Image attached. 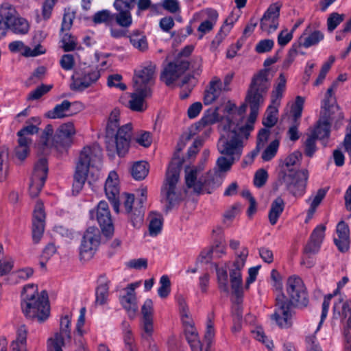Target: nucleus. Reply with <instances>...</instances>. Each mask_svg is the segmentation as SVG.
<instances>
[{"mask_svg":"<svg viewBox=\"0 0 351 351\" xmlns=\"http://www.w3.org/2000/svg\"><path fill=\"white\" fill-rule=\"evenodd\" d=\"M302 154L300 152H294L284 159L280 160L279 164L278 175L286 174L291 172H295L300 170L298 167L300 165Z\"/></svg>","mask_w":351,"mask_h":351,"instance_id":"nucleus-32","label":"nucleus"},{"mask_svg":"<svg viewBox=\"0 0 351 351\" xmlns=\"http://www.w3.org/2000/svg\"><path fill=\"white\" fill-rule=\"evenodd\" d=\"M102 149L97 144L86 146L81 151L73 176V193L78 194L88 180L89 185L98 178L102 161Z\"/></svg>","mask_w":351,"mask_h":351,"instance_id":"nucleus-4","label":"nucleus"},{"mask_svg":"<svg viewBox=\"0 0 351 351\" xmlns=\"http://www.w3.org/2000/svg\"><path fill=\"white\" fill-rule=\"evenodd\" d=\"M119 177L111 171V208L117 214L127 215L132 226L140 228L143 223L144 213L138 207H134V195L128 193H120Z\"/></svg>","mask_w":351,"mask_h":351,"instance_id":"nucleus-5","label":"nucleus"},{"mask_svg":"<svg viewBox=\"0 0 351 351\" xmlns=\"http://www.w3.org/2000/svg\"><path fill=\"white\" fill-rule=\"evenodd\" d=\"M188 68L189 63L183 59L169 62L162 71L160 80L169 86L179 85L178 80Z\"/></svg>","mask_w":351,"mask_h":351,"instance_id":"nucleus-18","label":"nucleus"},{"mask_svg":"<svg viewBox=\"0 0 351 351\" xmlns=\"http://www.w3.org/2000/svg\"><path fill=\"white\" fill-rule=\"evenodd\" d=\"M151 95L152 93L145 94L144 92L134 89V92L130 94V100L128 102L130 108L134 111H144L147 108L145 99Z\"/></svg>","mask_w":351,"mask_h":351,"instance_id":"nucleus-35","label":"nucleus"},{"mask_svg":"<svg viewBox=\"0 0 351 351\" xmlns=\"http://www.w3.org/2000/svg\"><path fill=\"white\" fill-rule=\"evenodd\" d=\"M141 314L143 319H153L154 315V302L152 299L147 298L142 306H141Z\"/></svg>","mask_w":351,"mask_h":351,"instance_id":"nucleus-58","label":"nucleus"},{"mask_svg":"<svg viewBox=\"0 0 351 351\" xmlns=\"http://www.w3.org/2000/svg\"><path fill=\"white\" fill-rule=\"evenodd\" d=\"M149 171V166L145 161L134 162L130 169V173L132 178L136 180H142L145 179Z\"/></svg>","mask_w":351,"mask_h":351,"instance_id":"nucleus-39","label":"nucleus"},{"mask_svg":"<svg viewBox=\"0 0 351 351\" xmlns=\"http://www.w3.org/2000/svg\"><path fill=\"white\" fill-rule=\"evenodd\" d=\"M339 85V82L337 80H335L326 93L321 106H322L323 114L324 115H328L330 112L339 114V111H340V110L339 106L337 104L335 96V93Z\"/></svg>","mask_w":351,"mask_h":351,"instance_id":"nucleus-28","label":"nucleus"},{"mask_svg":"<svg viewBox=\"0 0 351 351\" xmlns=\"http://www.w3.org/2000/svg\"><path fill=\"white\" fill-rule=\"evenodd\" d=\"M179 162H171L167 169L161 189V202L166 209H171L182 198V193L179 184Z\"/></svg>","mask_w":351,"mask_h":351,"instance_id":"nucleus-9","label":"nucleus"},{"mask_svg":"<svg viewBox=\"0 0 351 351\" xmlns=\"http://www.w3.org/2000/svg\"><path fill=\"white\" fill-rule=\"evenodd\" d=\"M71 103L68 100H64L61 104H57L52 110L45 113V117L49 119H61L66 117Z\"/></svg>","mask_w":351,"mask_h":351,"instance_id":"nucleus-40","label":"nucleus"},{"mask_svg":"<svg viewBox=\"0 0 351 351\" xmlns=\"http://www.w3.org/2000/svg\"><path fill=\"white\" fill-rule=\"evenodd\" d=\"M179 305L181 319L184 326L185 335L193 351H203L202 345L199 339L197 330L193 326L192 320L188 310V306L184 298L179 296L177 298Z\"/></svg>","mask_w":351,"mask_h":351,"instance_id":"nucleus-15","label":"nucleus"},{"mask_svg":"<svg viewBox=\"0 0 351 351\" xmlns=\"http://www.w3.org/2000/svg\"><path fill=\"white\" fill-rule=\"evenodd\" d=\"M148 230L151 237H156L160 234L163 226V219L161 215L151 213L148 217Z\"/></svg>","mask_w":351,"mask_h":351,"instance_id":"nucleus-37","label":"nucleus"},{"mask_svg":"<svg viewBox=\"0 0 351 351\" xmlns=\"http://www.w3.org/2000/svg\"><path fill=\"white\" fill-rule=\"evenodd\" d=\"M269 87V83L266 73H261L256 75L253 80L245 98V101L250 108L249 117L245 118L246 110L245 104L237 107L234 104L228 101L224 106L226 117L222 119L221 123L228 121L230 126H235L234 130L250 136L254 130L259 108L264 104Z\"/></svg>","mask_w":351,"mask_h":351,"instance_id":"nucleus-1","label":"nucleus"},{"mask_svg":"<svg viewBox=\"0 0 351 351\" xmlns=\"http://www.w3.org/2000/svg\"><path fill=\"white\" fill-rule=\"evenodd\" d=\"M0 17L12 33L18 35L27 34L29 31V23L27 19L21 16L16 8L4 3L0 8Z\"/></svg>","mask_w":351,"mask_h":351,"instance_id":"nucleus-13","label":"nucleus"},{"mask_svg":"<svg viewBox=\"0 0 351 351\" xmlns=\"http://www.w3.org/2000/svg\"><path fill=\"white\" fill-rule=\"evenodd\" d=\"M224 90L223 83L217 77H213L206 89L204 95V104L210 105L215 101L220 96L221 92Z\"/></svg>","mask_w":351,"mask_h":351,"instance_id":"nucleus-33","label":"nucleus"},{"mask_svg":"<svg viewBox=\"0 0 351 351\" xmlns=\"http://www.w3.org/2000/svg\"><path fill=\"white\" fill-rule=\"evenodd\" d=\"M119 110L114 109L111 113V131L117 129L114 139V152L119 157H124L129 150L130 132L132 127L130 123L119 127Z\"/></svg>","mask_w":351,"mask_h":351,"instance_id":"nucleus-11","label":"nucleus"},{"mask_svg":"<svg viewBox=\"0 0 351 351\" xmlns=\"http://www.w3.org/2000/svg\"><path fill=\"white\" fill-rule=\"evenodd\" d=\"M217 275L220 289L223 291H228V279L226 267H217Z\"/></svg>","mask_w":351,"mask_h":351,"instance_id":"nucleus-53","label":"nucleus"},{"mask_svg":"<svg viewBox=\"0 0 351 351\" xmlns=\"http://www.w3.org/2000/svg\"><path fill=\"white\" fill-rule=\"evenodd\" d=\"M8 150L5 147L0 148V181H3L8 176Z\"/></svg>","mask_w":351,"mask_h":351,"instance_id":"nucleus-49","label":"nucleus"},{"mask_svg":"<svg viewBox=\"0 0 351 351\" xmlns=\"http://www.w3.org/2000/svg\"><path fill=\"white\" fill-rule=\"evenodd\" d=\"M326 194V190L320 189L315 193H313L306 200V203L309 205V210L316 211L317 208L321 204Z\"/></svg>","mask_w":351,"mask_h":351,"instance_id":"nucleus-44","label":"nucleus"},{"mask_svg":"<svg viewBox=\"0 0 351 351\" xmlns=\"http://www.w3.org/2000/svg\"><path fill=\"white\" fill-rule=\"evenodd\" d=\"M279 106L271 103L263 120V124L265 126L270 128L275 125L277 121V112Z\"/></svg>","mask_w":351,"mask_h":351,"instance_id":"nucleus-45","label":"nucleus"},{"mask_svg":"<svg viewBox=\"0 0 351 351\" xmlns=\"http://www.w3.org/2000/svg\"><path fill=\"white\" fill-rule=\"evenodd\" d=\"M268 173L264 169H260L256 171L254 178V184L256 187H262L267 182Z\"/></svg>","mask_w":351,"mask_h":351,"instance_id":"nucleus-61","label":"nucleus"},{"mask_svg":"<svg viewBox=\"0 0 351 351\" xmlns=\"http://www.w3.org/2000/svg\"><path fill=\"white\" fill-rule=\"evenodd\" d=\"M203 164L198 167H187L185 169V182L188 188L195 193H211L213 190L221 185L222 180L218 172H208L205 176H200L203 170Z\"/></svg>","mask_w":351,"mask_h":351,"instance_id":"nucleus-7","label":"nucleus"},{"mask_svg":"<svg viewBox=\"0 0 351 351\" xmlns=\"http://www.w3.org/2000/svg\"><path fill=\"white\" fill-rule=\"evenodd\" d=\"M279 146L277 140L273 141L262 154V158L265 161H269L276 154Z\"/></svg>","mask_w":351,"mask_h":351,"instance_id":"nucleus-55","label":"nucleus"},{"mask_svg":"<svg viewBox=\"0 0 351 351\" xmlns=\"http://www.w3.org/2000/svg\"><path fill=\"white\" fill-rule=\"evenodd\" d=\"M109 296L108 283L100 284L96 290V304L103 305L107 303Z\"/></svg>","mask_w":351,"mask_h":351,"instance_id":"nucleus-48","label":"nucleus"},{"mask_svg":"<svg viewBox=\"0 0 351 351\" xmlns=\"http://www.w3.org/2000/svg\"><path fill=\"white\" fill-rule=\"evenodd\" d=\"M201 14L205 16L206 19L200 23L197 29L196 35L198 39H202L206 34L212 32L218 19V14L214 10H206Z\"/></svg>","mask_w":351,"mask_h":351,"instance_id":"nucleus-29","label":"nucleus"},{"mask_svg":"<svg viewBox=\"0 0 351 351\" xmlns=\"http://www.w3.org/2000/svg\"><path fill=\"white\" fill-rule=\"evenodd\" d=\"M75 129L72 122L62 124L53 134L52 125L48 124L40 138L41 148L45 150L52 147L56 149L69 147L73 143Z\"/></svg>","mask_w":351,"mask_h":351,"instance_id":"nucleus-8","label":"nucleus"},{"mask_svg":"<svg viewBox=\"0 0 351 351\" xmlns=\"http://www.w3.org/2000/svg\"><path fill=\"white\" fill-rule=\"evenodd\" d=\"M93 21L95 24H108L110 22V11L108 10L98 11L93 15Z\"/></svg>","mask_w":351,"mask_h":351,"instance_id":"nucleus-63","label":"nucleus"},{"mask_svg":"<svg viewBox=\"0 0 351 351\" xmlns=\"http://www.w3.org/2000/svg\"><path fill=\"white\" fill-rule=\"evenodd\" d=\"M130 40L133 47L141 51H145L148 49L146 36L138 31L130 35Z\"/></svg>","mask_w":351,"mask_h":351,"instance_id":"nucleus-43","label":"nucleus"},{"mask_svg":"<svg viewBox=\"0 0 351 351\" xmlns=\"http://www.w3.org/2000/svg\"><path fill=\"white\" fill-rule=\"evenodd\" d=\"M52 87V85H40L29 93L27 96V100H37L40 99L42 96L49 92Z\"/></svg>","mask_w":351,"mask_h":351,"instance_id":"nucleus-52","label":"nucleus"},{"mask_svg":"<svg viewBox=\"0 0 351 351\" xmlns=\"http://www.w3.org/2000/svg\"><path fill=\"white\" fill-rule=\"evenodd\" d=\"M274 45V41L271 39H263L257 43L255 51L258 53H264L270 51Z\"/></svg>","mask_w":351,"mask_h":351,"instance_id":"nucleus-57","label":"nucleus"},{"mask_svg":"<svg viewBox=\"0 0 351 351\" xmlns=\"http://www.w3.org/2000/svg\"><path fill=\"white\" fill-rule=\"evenodd\" d=\"M334 242L339 251L347 252L350 247V230L348 225L343 221H340L336 227Z\"/></svg>","mask_w":351,"mask_h":351,"instance_id":"nucleus-30","label":"nucleus"},{"mask_svg":"<svg viewBox=\"0 0 351 351\" xmlns=\"http://www.w3.org/2000/svg\"><path fill=\"white\" fill-rule=\"evenodd\" d=\"M90 218L95 219L101 229V234L108 238L110 236V208L108 203L100 201L95 210H90Z\"/></svg>","mask_w":351,"mask_h":351,"instance_id":"nucleus-22","label":"nucleus"},{"mask_svg":"<svg viewBox=\"0 0 351 351\" xmlns=\"http://www.w3.org/2000/svg\"><path fill=\"white\" fill-rule=\"evenodd\" d=\"M60 332L55 333L53 337L48 340L49 351H62V348L64 346V339H71V317L65 315L62 317L60 324Z\"/></svg>","mask_w":351,"mask_h":351,"instance_id":"nucleus-21","label":"nucleus"},{"mask_svg":"<svg viewBox=\"0 0 351 351\" xmlns=\"http://www.w3.org/2000/svg\"><path fill=\"white\" fill-rule=\"evenodd\" d=\"M99 72L91 66H85L75 72L73 75V88L83 91L96 82L99 77Z\"/></svg>","mask_w":351,"mask_h":351,"instance_id":"nucleus-20","label":"nucleus"},{"mask_svg":"<svg viewBox=\"0 0 351 351\" xmlns=\"http://www.w3.org/2000/svg\"><path fill=\"white\" fill-rule=\"evenodd\" d=\"M332 318L341 322H348L347 337L351 339V301L339 298L333 306Z\"/></svg>","mask_w":351,"mask_h":351,"instance_id":"nucleus-24","label":"nucleus"},{"mask_svg":"<svg viewBox=\"0 0 351 351\" xmlns=\"http://www.w3.org/2000/svg\"><path fill=\"white\" fill-rule=\"evenodd\" d=\"M321 117L315 128L312 130L311 134L317 138L324 141L328 138L330 132V123L335 119H343L341 111L338 114L329 113L328 115L323 114V108L321 106Z\"/></svg>","mask_w":351,"mask_h":351,"instance_id":"nucleus-23","label":"nucleus"},{"mask_svg":"<svg viewBox=\"0 0 351 351\" xmlns=\"http://www.w3.org/2000/svg\"><path fill=\"white\" fill-rule=\"evenodd\" d=\"M236 21L237 19L232 16L225 21L217 35L220 40H223L229 34Z\"/></svg>","mask_w":351,"mask_h":351,"instance_id":"nucleus-56","label":"nucleus"},{"mask_svg":"<svg viewBox=\"0 0 351 351\" xmlns=\"http://www.w3.org/2000/svg\"><path fill=\"white\" fill-rule=\"evenodd\" d=\"M285 208V202L282 198H276L271 204L269 212V220L271 225H275Z\"/></svg>","mask_w":351,"mask_h":351,"instance_id":"nucleus-38","label":"nucleus"},{"mask_svg":"<svg viewBox=\"0 0 351 351\" xmlns=\"http://www.w3.org/2000/svg\"><path fill=\"white\" fill-rule=\"evenodd\" d=\"M115 19L117 24L122 27L127 28L130 26L132 23V16L130 11H118Z\"/></svg>","mask_w":351,"mask_h":351,"instance_id":"nucleus-54","label":"nucleus"},{"mask_svg":"<svg viewBox=\"0 0 351 351\" xmlns=\"http://www.w3.org/2000/svg\"><path fill=\"white\" fill-rule=\"evenodd\" d=\"M227 101H228L226 100H223L220 106L215 108H209L205 111L204 116L198 123V125L197 127L205 125H211L216 123L217 121H219V132L221 133V121L225 117H226V113L224 110V106Z\"/></svg>","mask_w":351,"mask_h":351,"instance_id":"nucleus-27","label":"nucleus"},{"mask_svg":"<svg viewBox=\"0 0 351 351\" xmlns=\"http://www.w3.org/2000/svg\"><path fill=\"white\" fill-rule=\"evenodd\" d=\"M287 293L289 298L279 293L276 296V309L271 315L277 324L281 328H288L291 324V305L306 306L308 299L306 287L302 279L297 276H291L287 282Z\"/></svg>","mask_w":351,"mask_h":351,"instance_id":"nucleus-2","label":"nucleus"},{"mask_svg":"<svg viewBox=\"0 0 351 351\" xmlns=\"http://www.w3.org/2000/svg\"><path fill=\"white\" fill-rule=\"evenodd\" d=\"M349 282V278L348 276H343L341 280L337 282V289L334 291L333 294L328 295L324 298V302L322 303V309L321 314V319L319 323V325L317 327L315 332H317L322 323L326 318L329 310L330 302L333 295H337L339 293L340 290Z\"/></svg>","mask_w":351,"mask_h":351,"instance_id":"nucleus-34","label":"nucleus"},{"mask_svg":"<svg viewBox=\"0 0 351 351\" xmlns=\"http://www.w3.org/2000/svg\"><path fill=\"white\" fill-rule=\"evenodd\" d=\"M100 232L97 227H88L83 234L80 245V256L82 260L90 259L101 243Z\"/></svg>","mask_w":351,"mask_h":351,"instance_id":"nucleus-17","label":"nucleus"},{"mask_svg":"<svg viewBox=\"0 0 351 351\" xmlns=\"http://www.w3.org/2000/svg\"><path fill=\"white\" fill-rule=\"evenodd\" d=\"M156 65L146 63L135 70L133 77V88L145 94L152 93V88L156 80Z\"/></svg>","mask_w":351,"mask_h":351,"instance_id":"nucleus-14","label":"nucleus"},{"mask_svg":"<svg viewBox=\"0 0 351 351\" xmlns=\"http://www.w3.org/2000/svg\"><path fill=\"white\" fill-rule=\"evenodd\" d=\"M32 141L31 138H19L18 145L14 149V155L20 161L24 160L28 156Z\"/></svg>","mask_w":351,"mask_h":351,"instance_id":"nucleus-41","label":"nucleus"},{"mask_svg":"<svg viewBox=\"0 0 351 351\" xmlns=\"http://www.w3.org/2000/svg\"><path fill=\"white\" fill-rule=\"evenodd\" d=\"M248 254L247 247H241L235 253V259L229 269L232 291L237 295H239L242 291L241 270L245 266Z\"/></svg>","mask_w":351,"mask_h":351,"instance_id":"nucleus-16","label":"nucleus"},{"mask_svg":"<svg viewBox=\"0 0 351 351\" xmlns=\"http://www.w3.org/2000/svg\"><path fill=\"white\" fill-rule=\"evenodd\" d=\"M141 285V280L128 283L125 286L119 285L115 288L120 304L126 311L129 317L133 319L136 317L138 311V298L136 290Z\"/></svg>","mask_w":351,"mask_h":351,"instance_id":"nucleus-10","label":"nucleus"},{"mask_svg":"<svg viewBox=\"0 0 351 351\" xmlns=\"http://www.w3.org/2000/svg\"><path fill=\"white\" fill-rule=\"evenodd\" d=\"M45 219L43 204L38 202L36 204L32 219V239L35 243H38L43 237L45 230Z\"/></svg>","mask_w":351,"mask_h":351,"instance_id":"nucleus-26","label":"nucleus"},{"mask_svg":"<svg viewBox=\"0 0 351 351\" xmlns=\"http://www.w3.org/2000/svg\"><path fill=\"white\" fill-rule=\"evenodd\" d=\"M136 141L141 146L149 147L152 142V135L148 132H141L136 138Z\"/></svg>","mask_w":351,"mask_h":351,"instance_id":"nucleus-64","label":"nucleus"},{"mask_svg":"<svg viewBox=\"0 0 351 351\" xmlns=\"http://www.w3.org/2000/svg\"><path fill=\"white\" fill-rule=\"evenodd\" d=\"M345 14L338 12L330 14L327 18V30L332 32L345 19Z\"/></svg>","mask_w":351,"mask_h":351,"instance_id":"nucleus-47","label":"nucleus"},{"mask_svg":"<svg viewBox=\"0 0 351 351\" xmlns=\"http://www.w3.org/2000/svg\"><path fill=\"white\" fill-rule=\"evenodd\" d=\"M47 159L40 158L34 165L31 178L29 191L32 197H36L38 195L47 179Z\"/></svg>","mask_w":351,"mask_h":351,"instance_id":"nucleus-19","label":"nucleus"},{"mask_svg":"<svg viewBox=\"0 0 351 351\" xmlns=\"http://www.w3.org/2000/svg\"><path fill=\"white\" fill-rule=\"evenodd\" d=\"M234 125L230 126L228 121L221 125V137L218 141V151L223 155L219 157L217 165L220 172L229 171L235 160L241 157L245 142L249 136L234 130Z\"/></svg>","mask_w":351,"mask_h":351,"instance_id":"nucleus-3","label":"nucleus"},{"mask_svg":"<svg viewBox=\"0 0 351 351\" xmlns=\"http://www.w3.org/2000/svg\"><path fill=\"white\" fill-rule=\"evenodd\" d=\"M252 332L254 338L264 344L269 350L271 351L274 349L273 341L265 335L262 328H256Z\"/></svg>","mask_w":351,"mask_h":351,"instance_id":"nucleus-51","label":"nucleus"},{"mask_svg":"<svg viewBox=\"0 0 351 351\" xmlns=\"http://www.w3.org/2000/svg\"><path fill=\"white\" fill-rule=\"evenodd\" d=\"M324 33L319 30H315L309 35H302L300 37V43L303 47L308 48L317 45L320 41L324 40Z\"/></svg>","mask_w":351,"mask_h":351,"instance_id":"nucleus-42","label":"nucleus"},{"mask_svg":"<svg viewBox=\"0 0 351 351\" xmlns=\"http://www.w3.org/2000/svg\"><path fill=\"white\" fill-rule=\"evenodd\" d=\"M61 42L64 51H73L76 47V43L71 34L66 33L63 36Z\"/></svg>","mask_w":351,"mask_h":351,"instance_id":"nucleus-62","label":"nucleus"},{"mask_svg":"<svg viewBox=\"0 0 351 351\" xmlns=\"http://www.w3.org/2000/svg\"><path fill=\"white\" fill-rule=\"evenodd\" d=\"M159 287L157 290L158 296L162 299L167 298L171 292V282L169 277L163 275L159 281Z\"/></svg>","mask_w":351,"mask_h":351,"instance_id":"nucleus-50","label":"nucleus"},{"mask_svg":"<svg viewBox=\"0 0 351 351\" xmlns=\"http://www.w3.org/2000/svg\"><path fill=\"white\" fill-rule=\"evenodd\" d=\"M279 16L280 6L278 4L271 5L261 19V29L267 34L274 32L278 28Z\"/></svg>","mask_w":351,"mask_h":351,"instance_id":"nucleus-25","label":"nucleus"},{"mask_svg":"<svg viewBox=\"0 0 351 351\" xmlns=\"http://www.w3.org/2000/svg\"><path fill=\"white\" fill-rule=\"evenodd\" d=\"M22 297L21 308L26 317L36 318L40 323L49 317L50 310L46 291H42L38 295L33 284L27 285L23 287Z\"/></svg>","mask_w":351,"mask_h":351,"instance_id":"nucleus-6","label":"nucleus"},{"mask_svg":"<svg viewBox=\"0 0 351 351\" xmlns=\"http://www.w3.org/2000/svg\"><path fill=\"white\" fill-rule=\"evenodd\" d=\"M304 99L300 96H298L295 100L290 105V116L293 121H297L301 117Z\"/></svg>","mask_w":351,"mask_h":351,"instance_id":"nucleus-46","label":"nucleus"},{"mask_svg":"<svg viewBox=\"0 0 351 351\" xmlns=\"http://www.w3.org/2000/svg\"><path fill=\"white\" fill-rule=\"evenodd\" d=\"M326 226L320 224L313 231L310 240L306 245L304 252L306 254H314L319 252L321 244L325 236Z\"/></svg>","mask_w":351,"mask_h":351,"instance_id":"nucleus-31","label":"nucleus"},{"mask_svg":"<svg viewBox=\"0 0 351 351\" xmlns=\"http://www.w3.org/2000/svg\"><path fill=\"white\" fill-rule=\"evenodd\" d=\"M296 26L293 27L291 30H288L287 29H285L282 30L278 36V43L280 46H285L288 43L290 42V40L293 38V33L295 30Z\"/></svg>","mask_w":351,"mask_h":351,"instance_id":"nucleus-60","label":"nucleus"},{"mask_svg":"<svg viewBox=\"0 0 351 351\" xmlns=\"http://www.w3.org/2000/svg\"><path fill=\"white\" fill-rule=\"evenodd\" d=\"M308 180V172L304 169L278 175L279 182L285 185L287 191L295 197H301L304 195Z\"/></svg>","mask_w":351,"mask_h":351,"instance_id":"nucleus-12","label":"nucleus"},{"mask_svg":"<svg viewBox=\"0 0 351 351\" xmlns=\"http://www.w3.org/2000/svg\"><path fill=\"white\" fill-rule=\"evenodd\" d=\"M287 79L284 74L281 73L277 80L271 95V103L280 105V100L286 89Z\"/></svg>","mask_w":351,"mask_h":351,"instance_id":"nucleus-36","label":"nucleus"},{"mask_svg":"<svg viewBox=\"0 0 351 351\" xmlns=\"http://www.w3.org/2000/svg\"><path fill=\"white\" fill-rule=\"evenodd\" d=\"M147 259L145 258H133L126 263V267L136 270L145 269L147 267Z\"/></svg>","mask_w":351,"mask_h":351,"instance_id":"nucleus-59","label":"nucleus"}]
</instances>
